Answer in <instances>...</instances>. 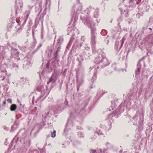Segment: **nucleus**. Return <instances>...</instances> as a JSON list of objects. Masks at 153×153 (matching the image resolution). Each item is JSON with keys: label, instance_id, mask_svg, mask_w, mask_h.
Returning a JSON list of instances; mask_svg holds the SVG:
<instances>
[{"label": "nucleus", "instance_id": "9", "mask_svg": "<svg viewBox=\"0 0 153 153\" xmlns=\"http://www.w3.org/2000/svg\"><path fill=\"white\" fill-rule=\"evenodd\" d=\"M149 29L150 30H151L152 29L151 28H149Z\"/></svg>", "mask_w": 153, "mask_h": 153}, {"label": "nucleus", "instance_id": "10", "mask_svg": "<svg viewBox=\"0 0 153 153\" xmlns=\"http://www.w3.org/2000/svg\"><path fill=\"white\" fill-rule=\"evenodd\" d=\"M4 78L3 79H2V80H4Z\"/></svg>", "mask_w": 153, "mask_h": 153}, {"label": "nucleus", "instance_id": "4", "mask_svg": "<svg viewBox=\"0 0 153 153\" xmlns=\"http://www.w3.org/2000/svg\"><path fill=\"white\" fill-rule=\"evenodd\" d=\"M7 101L9 103H12V100L10 98L8 99Z\"/></svg>", "mask_w": 153, "mask_h": 153}, {"label": "nucleus", "instance_id": "5", "mask_svg": "<svg viewBox=\"0 0 153 153\" xmlns=\"http://www.w3.org/2000/svg\"><path fill=\"white\" fill-rule=\"evenodd\" d=\"M61 48V46L59 47L58 48L57 50V51L56 52V54H57L58 53V52L60 51V49Z\"/></svg>", "mask_w": 153, "mask_h": 153}, {"label": "nucleus", "instance_id": "1", "mask_svg": "<svg viewBox=\"0 0 153 153\" xmlns=\"http://www.w3.org/2000/svg\"><path fill=\"white\" fill-rule=\"evenodd\" d=\"M17 108V106L16 104H12L10 106V109L11 111H14Z\"/></svg>", "mask_w": 153, "mask_h": 153}, {"label": "nucleus", "instance_id": "2", "mask_svg": "<svg viewBox=\"0 0 153 153\" xmlns=\"http://www.w3.org/2000/svg\"><path fill=\"white\" fill-rule=\"evenodd\" d=\"M56 131L55 130H54L53 132H51V136L52 137H54L56 136Z\"/></svg>", "mask_w": 153, "mask_h": 153}, {"label": "nucleus", "instance_id": "8", "mask_svg": "<svg viewBox=\"0 0 153 153\" xmlns=\"http://www.w3.org/2000/svg\"><path fill=\"white\" fill-rule=\"evenodd\" d=\"M92 39H93L94 40V39H95V37H93V38L92 37Z\"/></svg>", "mask_w": 153, "mask_h": 153}, {"label": "nucleus", "instance_id": "6", "mask_svg": "<svg viewBox=\"0 0 153 153\" xmlns=\"http://www.w3.org/2000/svg\"><path fill=\"white\" fill-rule=\"evenodd\" d=\"M91 151L92 153H95L96 152V150H95L91 149Z\"/></svg>", "mask_w": 153, "mask_h": 153}, {"label": "nucleus", "instance_id": "11", "mask_svg": "<svg viewBox=\"0 0 153 153\" xmlns=\"http://www.w3.org/2000/svg\"><path fill=\"white\" fill-rule=\"evenodd\" d=\"M55 82V80H54V82Z\"/></svg>", "mask_w": 153, "mask_h": 153}, {"label": "nucleus", "instance_id": "3", "mask_svg": "<svg viewBox=\"0 0 153 153\" xmlns=\"http://www.w3.org/2000/svg\"><path fill=\"white\" fill-rule=\"evenodd\" d=\"M53 78L52 76L51 78L50 79L49 82L47 83V84H48L49 83H51L53 81Z\"/></svg>", "mask_w": 153, "mask_h": 153}, {"label": "nucleus", "instance_id": "7", "mask_svg": "<svg viewBox=\"0 0 153 153\" xmlns=\"http://www.w3.org/2000/svg\"><path fill=\"white\" fill-rule=\"evenodd\" d=\"M3 103L4 104H6V102L5 101H4L3 102Z\"/></svg>", "mask_w": 153, "mask_h": 153}]
</instances>
